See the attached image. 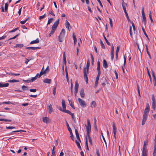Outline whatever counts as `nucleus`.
Returning <instances> with one entry per match:
<instances>
[{
  "label": "nucleus",
  "mask_w": 156,
  "mask_h": 156,
  "mask_svg": "<svg viewBox=\"0 0 156 156\" xmlns=\"http://www.w3.org/2000/svg\"><path fill=\"white\" fill-rule=\"evenodd\" d=\"M90 61L89 59L87 60L86 66V68L84 67L83 69V76L84 78L86 80L87 83L88 81V78L87 76V74L88 73L89 68L90 66Z\"/></svg>",
  "instance_id": "f257e3e1"
},
{
  "label": "nucleus",
  "mask_w": 156,
  "mask_h": 156,
  "mask_svg": "<svg viewBox=\"0 0 156 156\" xmlns=\"http://www.w3.org/2000/svg\"><path fill=\"white\" fill-rule=\"evenodd\" d=\"M149 110L150 109H148L147 108H145V109L142 122V125H144L145 123V122L147 117V115L149 112Z\"/></svg>",
  "instance_id": "f03ea898"
},
{
  "label": "nucleus",
  "mask_w": 156,
  "mask_h": 156,
  "mask_svg": "<svg viewBox=\"0 0 156 156\" xmlns=\"http://www.w3.org/2000/svg\"><path fill=\"white\" fill-rule=\"evenodd\" d=\"M65 33V30L62 29L58 36V41L60 42H62L63 41V38L64 37Z\"/></svg>",
  "instance_id": "7ed1b4c3"
},
{
  "label": "nucleus",
  "mask_w": 156,
  "mask_h": 156,
  "mask_svg": "<svg viewBox=\"0 0 156 156\" xmlns=\"http://www.w3.org/2000/svg\"><path fill=\"white\" fill-rule=\"evenodd\" d=\"M87 126L86 127L87 134H89L90 132L91 131V125L90 120L88 119H87Z\"/></svg>",
  "instance_id": "20e7f679"
},
{
  "label": "nucleus",
  "mask_w": 156,
  "mask_h": 156,
  "mask_svg": "<svg viewBox=\"0 0 156 156\" xmlns=\"http://www.w3.org/2000/svg\"><path fill=\"white\" fill-rule=\"evenodd\" d=\"M152 103L151 108L155 110L156 108V101L154 95V94L152 95Z\"/></svg>",
  "instance_id": "39448f33"
},
{
  "label": "nucleus",
  "mask_w": 156,
  "mask_h": 156,
  "mask_svg": "<svg viewBox=\"0 0 156 156\" xmlns=\"http://www.w3.org/2000/svg\"><path fill=\"white\" fill-rule=\"evenodd\" d=\"M66 124L68 129L69 131L70 134V138L73 140V134L72 133V130L71 128L69 127V124L67 121L66 122Z\"/></svg>",
  "instance_id": "423d86ee"
},
{
  "label": "nucleus",
  "mask_w": 156,
  "mask_h": 156,
  "mask_svg": "<svg viewBox=\"0 0 156 156\" xmlns=\"http://www.w3.org/2000/svg\"><path fill=\"white\" fill-rule=\"evenodd\" d=\"M62 106L63 109H60V110L63 112L66 113V110H66V105L65 104V101L64 100H63L62 101Z\"/></svg>",
  "instance_id": "0eeeda50"
},
{
  "label": "nucleus",
  "mask_w": 156,
  "mask_h": 156,
  "mask_svg": "<svg viewBox=\"0 0 156 156\" xmlns=\"http://www.w3.org/2000/svg\"><path fill=\"white\" fill-rule=\"evenodd\" d=\"M80 105L83 107H86V104L85 101L82 99L80 98H79L78 99Z\"/></svg>",
  "instance_id": "6e6552de"
},
{
  "label": "nucleus",
  "mask_w": 156,
  "mask_h": 156,
  "mask_svg": "<svg viewBox=\"0 0 156 156\" xmlns=\"http://www.w3.org/2000/svg\"><path fill=\"white\" fill-rule=\"evenodd\" d=\"M79 87V84L77 81L75 82V95L76 96L78 92Z\"/></svg>",
  "instance_id": "1a4fd4ad"
},
{
  "label": "nucleus",
  "mask_w": 156,
  "mask_h": 156,
  "mask_svg": "<svg viewBox=\"0 0 156 156\" xmlns=\"http://www.w3.org/2000/svg\"><path fill=\"white\" fill-rule=\"evenodd\" d=\"M66 113H67L69 114L71 116L72 119H73L74 122L75 123H76L75 122V118L74 117V113H71L69 111V110H66Z\"/></svg>",
  "instance_id": "9d476101"
},
{
  "label": "nucleus",
  "mask_w": 156,
  "mask_h": 156,
  "mask_svg": "<svg viewBox=\"0 0 156 156\" xmlns=\"http://www.w3.org/2000/svg\"><path fill=\"white\" fill-rule=\"evenodd\" d=\"M43 122L46 123H50L51 122V120L49 118L46 117H45L43 118Z\"/></svg>",
  "instance_id": "9b49d317"
},
{
  "label": "nucleus",
  "mask_w": 156,
  "mask_h": 156,
  "mask_svg": "<svg viewBox=\"0 0 156 156\" xmlns=\"http://www.w3.org/2000/svg\"><path fill=\"white\" fill-rule=\"evenodd\" d=\"M59 20L58 19L54 23L51 28L56 30L59 24Z\"/></svg>",
  "instance_id": "f8f14e48"
},
{
  "label": "nucleus",
  "mask_w": 156,
  "mask_h": 156,
  "mask_svg": "<svg viewBox=\"0 0 156 156\" xmlns=\"http://www.w3.org/2000/svg\"><path fill=\"white\" fill-rule=\"evenodd\" d=\"M80 93L81 97V98H83L85 96L84 89L82 88L80 90Z\"/></svg>",
  "instance_id": "ddd939ff"
},
{
  "label": "nucleus",
  "mask_w": 156,
  "mask_h": 156,
  "mask_svg": "<svg viewBox=\"0 0 156 156\" xmlns=\"http://www.w3.org/2000/svg\"><path fill=\"white\" fill-rule=\"evenodd\" d=\"M152 76L153 78V81L154 82V86H155L156 85V78L155 76L154 72L152 71Z\"/></svg>",
  "instance_id": "4468645a"
},
{
  "label": "nucleus",
  "mask_w": 156,
  "mask_h": 156,
  "mask_svg": "<svg viewBox=\"0 0 156 156\" xmlns=\"http://www.w3.org/2000/svg\"><path fill=\"white\" fill-rule=\"evenodd\" d=\"M75 132L76 133V138L80 141L81 142L79 136V133H78V131H77V130L76 129H75Z\"/></svg>",
  "instance_id": "2eb2a0df"
},
{
  "label": "nucleus",
  "mask_w": 156,
  "mask_h": 156,
  "mask_svg": "<svg viewBox=\"0 0 156 156\" xmlns=\"http://www.w3.org/2000/svg\"><path fill=\"white\" fill-rule=\"evenodd\" d=\"M46 73V72L44 71V66H43V67L42 68L40 73L39 75V78L43 74H44L45 73Z\"/></svg>",
  "instance_id": "dca6fc26"
},
{
  "label": "nucleus",
  "mask_w": 156,
  "mask_h": 156,
  "mask_svg": "<svg viewBox=\"0 0 156 156\" xmlns=\"http://www.w3.org/2000/svg\"><path fill=\"white\" fill-rule=\"evenodd\" d=\"M65 26L66 28L68 29V30L69 29V27H70V24L69 22L67 20L66 21Z\"/></svg>",
  "instance_id": "f3484780"
},
{
  "label": "nucleus",
  "mask_w": 156,
  "mask_h": 156,
  "mask_svg": "<svg viewBox=\"0 0 156 156\" xmlns=\"http://www.w3.org/2000/svg\"><path fill=\"white\" fill-rule=\"evenodd\" d=\"M39 39L38 38H37L36 40H33L30 43V44H37L39 43Z\"/></svg>",
  "instance_id": "a211bd4d"
},
{
  "label": "nucleus",
  "mask_w": 156,
  "mask_h": 156,
  "mask_svg": "<svg viewBox=\"0 0 156 156\" xmlns=\"http://www.w3.org/2000/svg\"><path fill=\"white\" fill-rule=\"evenodd\" d=\"M53 111V108L52 107V105L50 104L48 106V112L49 114H51Z\"/></svg>",
  "instance_id": "6ab92c4d"
},
{
  "label": "nucleus",
  "mask_w": 156,
  "mask_h": 156,
  "mask_svg": "<svg viewBox=\"0 0 156 156\" xmlns=\"http://www.w3.org/2000/svg\"><path fill=\"white\" fill-rule=\"evenodd\" d=\"M43 82L47 83H50L51 82V79L46 78L43 81Z\"/></svg>",
  "instance_id": "aec40b11"
},
{
  "label": "nucleus",
  "mask_w": 156,
  "mask_h": 156,
  "mask_svg": "<svg viewBox=\"0 0 156 156\" xmlns=\"http://www.w3.org/2000/svg\"><path fill=\"white\" fill-rule=\"evenodd\" d=\"M97 70L98 72H101L100 70V63L99 61L97 62Z\"/></svg>",
  "instance_id": "412c9836"
},
{
  "label": "nucleus",
  "mask_w": 156,
  "mask_h": 156,
  "mask_svg": "<svg viewBox=\"0 0 156 156\" xmlns=\"http://www.w3.org/2000/svg\"><path fill=\"white\" fill-rule=\"evenodd\" d=\"M63 61L64 62V63L65 65H66V54L65 52H64L63 54Z\"/></svg>",
  "instance_id": "4be33fe9"
},
{
  "label": "nucleus",
  "mask_w": 156,
  "mask_h": 156,
  "mask_svg": "<svg viewBox=\"0 0 156 156\" xmlns=\"http://www.w3.org/2000/svg\"><path fill=\"white\" fill-rule=\"evenodd\" d=\"M101 80L103 81L104 83H102L101 84L102 85V86L103 87H104L105 85V82H106V80L105 78L103 77L102 78H101Z\"/></svg>",
  "instance_id": "5701e85b"
},
{
  "label": "nucleus",
  "mask_w": 156,
  "mask_h": 156,
  "mask_svg": "<svg viewBox=\"0 0 156 156\" xmlns=\"http://www.w3.org/2000/svg\"><path fill=\"white\" fill-rule=\"evenodd\" d=\"M103 66L105 68H106L108 67V65L106 61L104 59L103 60Z\"/></svg>",
  "instance_id": "b1692460"
},
{
  "label": "nucleus",
  "mask_w": 156,
  "mask_h": 156,
  "mask_svg": "<svg viewBox=\"0 0 156 156\" xmlns=\"http://www.w3.org/2000/svg\"><path fill=\"white\" fill-rule=\"evenodd\" d=\"M87 135L88 137L89 141L90 143V145L91 146H92L93 143H92V140L91 138L90 137V134H87Z\"/></svg>",
  "instance_id": "393cba45"
},
{
  "label": "nucleus",
  "mask_w": 156,
  "mask_h": 156,
  "mask_svg": "<svg viewBox=\"0 0 156 156\" xmlns=\"http://www.w3.org/2000/svg\"><path fill=\"white\" fill-rule=\"evenodd\" d=\"M23 44H18L14 47V48H21L23 47Z\"/></svg>",
  "instance_id": "a878e982"
},
{
  "label": "nucleus",
  "mask_w": 156,
  "mask_h": 156,
  "mask_svg": "<svg viewBox=\"0 0 156 156\" xmlns=\"http://www.w3.org/2000/svg\"><path fill=\"white\" fill-rule=\"evenodd\" d=\"M9 83H1V87H6L9 86Z\"/></svg>",
  "instance_id": "bb28decb"
},
{
  "label": "nucleus",
  "mask_w": 156,
  "mask_h": 156,
  "mask_svg": "<svg viewBox=\"0 0 156 156\" xmlns=\"http://www.w3.org/2000/svg\"><path fill=\"white\" fill-rule=\"evenodd\" d=\"M96 105V103L94 101H93L91 104L90 107L92 108H95Z\"/></svg>",
  "instance_id": "cd10ccee"
},
{
  "label": "nucleus",
  "mask_w": 156,
  "mask_h": 156,
  "mask_svg": "<svg viewBox=\"0 0 156 156\" xmlns=\"http://www.w3.org/2000/svg\"><path fill=\"white\" fill-rule=\"evenodd\" d=\"M114 49H112L111 51V58L112 60H113L114 58Z\"/></svg>",
  "instance_id": "c85d7f7f"
},
{
  "label": "nucleus",
  "mask_w": 156,
  "mask_h": 156,
  "mask_svg": "<svg viewBox=\"0 0 156 156\" xmlns=\"http://www.w3.org/2000/svg\"><path fill=\"white\" fill-rule=\"evenodd\" d=\"M73 41H74V44H75L76 43L77 40H76V36L75 35L74 33H73Z\"/></svg>",
  "instance_id": "c756f323"
},
{
  "label": "nucleus",
  "mask_w": 156,
  "mask_h": 156,
  "mask_svg": "<svg viewBox=\"0 0 156 156\" xmlns=\"http://www.w3.org/2000/svg\"><path fill=\"white\" fill-rule=\"evenodd\" d=\"M113 132H116L117 128L115 126V124L114 122H113Z\"/></svg>",
  "instance_id": "7c9ffc66"
},
{
  "label": "nucleus",
  "mask_w": 156,
  "mask_h": 156,
  "mask_svg": "<svg viewBox=\"0 0 156 156\" xmlns=\"http://www.w3.org/2000/svg\"><path fill=\"white\" fill-rule=\"evenodd\" d=\"M73 84L72 82V79L71 80V92L72 95L73 94Z\"/></svg>",
  "instance_id": "2f4dec72"
},
{
  "label": "nucleus",
  "mask_w": 156,
  "mask_h": 156,
  "mask_svg": "<svg viewBox=\"0 0 156 156\" xmlns=\"http://www.w3.org/2000/svg\"><path fill=\"white\" fill-rule=\"evenodd\" d=\"M8 82L9 83H14V82H19V81L17 80L13 79L12 80H9L8 81Z\"/></svg>",
  "instance_id": "473e14b6"
},
{
  "label": "nucleus",
  "mask_w": 156,
  "mask_h": 156,
  "mask_svg": "<svg viewBox=\"0 0 156 156\" xmlns=\"http://www.w3.org/2000/svg\"><path fill=\"white\" fill-rule=\"evenodd\" d=\"M142 17H143L142 21L145 24L146 23V18L145 17V15H143Z\"/></svg>",
  "instance_id": "72a5a7b5"
},
{
  "label": "nucleus",
  "mask_w": 156,
  "mask_h": 156,
  "mask_svg": "<svg viewBox=\"0 0 156 156\" xmlns=\"http://www.w3.org/2000/svg\"><path fill=\"white\" fill-rule=\"evenodd\" d=\"M68 100L69 101V104L70 105V106H71V107L73 108V109H75V108L74 106V105H73V102H72V101H71L70 100H69L68 99Z\"/></svg>",
  "instance_id": "f704fd0d"
},
{
  "label": "nucleus",
  "mask_w": 156,
  "mask_h": 156,
  "mask_svg": "<svg viewBox=\"0 0 156 156\" xmlns=\"http://www.w3.org/2000/svg\"><path fill=\"white\" fill-rule=\"evenodd\" d=\"M122 5L123 9H126V7L127 6V4L125 3L124 2H123L122 3Z\"/></svg>",
  "instance_id": "c9c22d12"
},
{
  "label": "nucleus",
  "mask_w": 156,
  "mask_h": 156,
  "mask_svg": "<svg viewBox=\"0 0 156 156\" xmlns=\"http://www.w3.org/2000/svg\"><path fill=\"white\" fill-rule=\"evenodd\" d=\"M55 30V29L51 28V30L50 33L49 34V36H51L52 35L54 34Z\"/></svg>",
  "instance_id": "e433bc0d"
},
{
  "label": "nucleus",
  "mask_w": 156,
  "mask_h": 156,
  "mask_svg": "<svg viewBox=\"0 0 156 156\" xmlns=\"http://www.w3.org/2000/svg\"><path fill=\"white\" fill-rule=\"evenodd\" d=\"M0 121H5V122H11V120L10 119H0Z\"/></svg>",
  "instance_id": "4c0bfd02"
},
{
  "label": "nucleus",
  "mask_w": 156,
  "mask_h": 156,
  "mask_svg": "<svg viewBox=\"0 0 156 156\" xmlns=\"http://www.w3.org/2000/svg\"><path fill=\"white\" fill-rule=\"evenodd\" d=\"M8 5L7 3H5V10L6 12L7 11Z\"/></svg>",
  "instance_id": "58836bf2"
},
{
  "label": "nucleus",
  "mask_w": 156,
  "mask_h": 156,
  "mask_svg": "<svg viewBox=\"0 0 156 156\" xmlns=\"http://www.w3.org/2000/svg\"><path fill=\"white\" fill-rule=\"evenodd\" d=\"M123 58H124V59L123 66H124L125 65V64H126V55H124Z\"/></svg>",
  "instance_id": "ea45409f"
},
{
  "label": "nucleus",
  "mask_w": 156,
  "mask_h": 156,
  "mask_svg": "<svg viewBox=\"0 0 156 156\" xmlns=\"http://www.w3.org/2000/svg\"><path fill=\"white\" fill-rule=\"evenodd\" d=\"M153 156H156V147L154 146V149L153 154Z\"/></svg>",
  "instance_id": "a19ab883"
},
{
  "label": "nucleus",
  "mask_w": 156,
  "mask_h": 156,
  "mask_svg": "<svg viewBox=\"0 0 156 156\" xmlns=\"http://www.w3.org/2000/svg\"><path fill=\"white\" fill-rule=\"evenodd\" d=\"M109 23L111 27H113L112 21L111 18H109Z\"/></svg>",
  "instance_id": "79ce46f5"
},
{
  "label": "nucleus",
  "mask_w": 156,
  "mask_h": 156,
  "mask_svg": "<svg viewBox=\"0 0 156 156\" xmlns=\"http://www.w3.org/2000/svg\"><path fill=\"white\" fill-rule=\"evenodd\" d=\"M26 49H40L39 47H28L26 48Z\"/></svg>",
  "instance_id": "37998d69"
},
{
  "label": "nucleus",
  "mask_w": 156,
  "mask_h": 156,
  "mask_svg": "<svg viewBox=\"0 0 156 156\" xmlns=\"http://www.w3.org/2000/svg\"><path fill=\"white\" fill-rule=\"evenodd\" d=\"M53 20V18H50L48 19V22L47 23V25L49 24H50L52 21V20Z\"/></svg>",
  "instance_id": "c03bdc74"
},
{
  "label": "nucleus",
  "mask_w": 156,
  "mask_h": 156,
  "mask_svg": "<svg viewBox=\"0 0 156 156\" xmlns=\"http://www.w3.org/2000/svg\"><path fill=\"white\" fill-rule=\"evenodd\" d=\"M147 146L145 145V144H144L143 147V148L142 151H147Z\"/></svg>",
  "instance_id": "a18cd8bd"
},
{
  "label": "nucleus",
  "mask_w": 156,
  "mask_h": 156,
  "mask_svg": "<svg viewBox=\"0 0 156 156\" xmlns=\"http://www.w3.org/2000/svg\"><path fill=\"white\" fill-rule=\"evenodd\" d=\"M131 24H132V25L133 27V30L134 31V32H135V30H136V28H135V26L134 25V24L133 22H131Z\"/></svg>",
  "instance_id": "49530a36"
},
{
  "label": "nucleus",
  "mask_w": 156,
  "mask_h": 156,
  "mask_svg": "<svg viewBox=\"0 0 156 156\" xmlns=\"http://www.w3.org/2000/svg\"><path fill=\"white\" fill-rule=\"evenodd\" d=\"M137 90H138V94H139V96H140V90L139 88V85L138 84L137 85Z\"/></svg>",
  "instance_id": "de8ad7c7"
},
{
  "label": "nucleus",
  "mask_w": 156,
  "mask_h": 156,
  "mask_svg": "<svg viewBox=\"0 0 156 156\" xmlns=\"http://www.w3.org/2000/svg\"><path fill=\"white\" fill-rule=\"evenodd\" d=\"M22 88L23 90H27L28 89L27 87L25 85H23L22 86Z\"/></svg>",
  "instance_id": "09e8293b"
},
{
  "label": "nucleus",
  "mask_w": 156,
  "mask_h": 156,
  "mask_svg": "<svg viewBox=\"0 0 156 156\" xmlns=\"http://www.w3.org/2000/svg\"><path fill=\"white\" fill-rule=\"evenodd\" d=\"M103 36H104V38L106 43H107V44L108 45H109L110 44V43L108 41L106 37H105V36L104 35Z\"/></svg>",
  "instance_id": "8fccbe9b"
},
{
  "label": "nucleus",
  "mask_w": 156,
  "mask_h": 156,
  "mask_svg": "<svg viewBox=\"0 0 156 156\" xmlns=\"http://www.w3.org/2000/svg\"><path fill=\"white\" fill-rule=\"evenodd\" d=\"M147 151H142V156H147Z\"/></svg>",
  "instance_id": "3c124183"
},
{
  "label": "nucleus",
  "mask_w": 156,
  "mask_h": 156,
  "mask_svg": "<svg viewBox=\"0 0 156 156\" xmlns=\"http://www.w3.org/2000/svg\"><path fill=\"white\" fill-rule=\"evenodd\" d=\"M142 29L143 31L144 35L148 38V36L147 35L144 28H143V27H142Z\"/></svg>",
  "instance_id": "603ef678"
},
{
  "label": "nucleus",
  "mask_w": 156,
  "mask_h": 156,
  "mask_svg": "<svg viewBox=\"0 0 156 156\" xmlns=\"http://www.w3.org/2000/svg\"><path fill=\"white\" fill-rule=\"evenodd\" d=\"M15 128V127L13 126H6V128L7 129H14Z\"/></svg>",
  "instance_id": "864d4df0"
},
{
  "label": "nucleus",
  "mask_w": 156,
  "mask_h": 156,
  "mask_svg": "<svg viewBox=\"0 0 156 156\" xmlns=\"http://www.w3.org/2000/svg\"><path fill=\"white\" fill-rule=\"evenodd\" d=\"M46 73H48L49 71V68L48 66L46 69L44 70Z\"/></svg>",
  "instance_id": "5fc2aeb1"
},
{
  "label": "nucleus",
  "mask_w": 156,
  "mask_h": 156,
  "mask_svg": "<svg viewBox=\"0 0 156 156\" xmlns=\"http://www.w3.org/2000/svg\"><path fill=\"white\" fill-rule=\"evenodd\" d=\"M129 34L131 37H132V27H130L129 30Z\"/></svg>",
  "instance_id": "6e6d98bb"
},
{
  "label": "nucleus",
  "mask_w": 156,
  "mask_h": 156,
  "mask_svg": "<svg viewBox=\"0 0 156 156\" xmlns=\"http://www.w3.org/2000/svg\"><path fill=\"white\" fill-rule=\"evenodd\" d=\"M98 80H96L95 83L94 87H97L98 83Z\"/></svg>",
  "instance_id": "4d7b16f0"
},
{
  "label": "nucleus",
  "mask_w": 156,
  "mask_h": 156,
  "mask_svg": "<svg viewBox=\"0 0 156 156\" xmlns=\"http://www.w3.org/2000/svg\"><path fill=\"white\" fill-rule=\"evenodd\" d=\"M37 79L35 77H32L31 80H30L31 82H33L34 81L36 80Z\"/></svg>",
  "instance_id": "13d9d810"
},
{
  "label": "nucleus",
  "mask_w": 156,
  "mask_h": 156,
  "mask_svg": "<svg viewBox=\"0 0 156 156\" xmlns=\"http://www.w3.org/2000/svg\"><path fill=\"white\" fill-rule=\"evenodd\" d=\"M75 142L77 145V146L78 147H80V144L79 142V141H78L77 140H76Z\"/></svg>",
  "instance_id": "bf43d9fd"
},
{
  "label": "nucleus",
  "mask_w": 156,
  "mask_h": 156,
  "mask_svg": "<svg viewBox=\"0 0 156 156\" xmlns=\"http://www.w3.org/2000/svg\"><path fill=\"white\" fill-rule=\"evenodd\" d=\"M18 29V28H16L14 29L13 30L10 31L9 32H10V33L14 32H15V31H16V30H17Z\"/></svg>",
  "instance_id": "052dcab7"
},
{
  "label": "nucleus",
  "mask_w": 156,
  "mask_h": 156,
  "mask_svg": "<svg viewBox=\"0 0 156 156\" xmlns=\"http://www.w3.org/2000/svg\"><path fill=\"white\" fill-rule=\"evenodd\" d=\"M45 16V14H44V15H43L42 16H39V19L40 20H41V19H43V18H44V17Z\"/></svg>",
  "instance_id": "680f3d73"
},
{
  "label": "nucleus",
  "mask_w": 156,
  "mask_h": 156,
  "mask_svg": "<svg viewBox=\"0 0 156 156\" xmlns=\"http://www.w3.org/2000/svg\"><path fill=\"white\" fill-rule=\"evenodd\" d=\"M56 86L54 88H53V94L54 95H55L56 94Z\"/></svg>",
  "instance_id": "e2e57ef3"
},
{
  "label": "nucleus",
  "mask_w": 156,
  "mask_h": 156,
  "mask_svg": "<svg viewBox=\"0 0 156 156\" xmlns=\"http://www.w3.org/2000/svg\"><path fill=\"white\" fill-rule=\"evenodd\" d=\"M23 81L27 83H29L31 82L30 80H23Z\"/></svg>",
  "instance_id": "0e129e2a"
},
{
  "label": "nucleus",
  "mask_w": 156,
  "mask_h": 156,
  "mask_svg": "<svg viewBox=\"0 0 156 156\" xmlns=\"http://www.w3.org/2000/svg\"><path fill=\"white\" fill-rule=\"evenodd\" d=\"M30 91L31 92H35L37 90L36 89H30Z\"/></svg>",
  "instance_id": "69168bd1"
},
{
  "label": "nucleus",
  "mask_w": 156,
  "mask_h": 156,
  "mask_svg": "<svg viewBox=\"0 0 156 156\" xmlns=\"http://www.w3.org/2000/svg\"><path fill=\"white\" fill-rule=\"evenodd\" d=\"M96 154L97 156H100L99 154V151L98 149H97L96 150Z\"/></svg>",
  "instance_id": "338daca9"
},
{
  "label": "nucleus",
  "mask_w": 156,
  "mask_h": 156,
  "mask_svg": "<svg viewBox=\"0 0 156 156\" xmlns=\"http://www.w3.org/2000/svg\"><path fill=\"white\" fill-rule=\"evenodd\" d=\"M62 151H63V150H62L61 152H60V155H59V156H64V154L63 153Z\"/></svg>",
  "instance_id": "774afa93"
}]
</instances>
